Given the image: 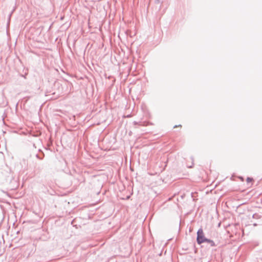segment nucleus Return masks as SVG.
<instances>
[{"instance_id":"f257e3e1","label":"nucleus","mask_w":262,"mask_h":262,"mask_svg":"<svg viewBox=\"0 0 262 262\" xmlns=\"http://www.w3.org/2000/svg\"><path fill=\"white\" fill-rule=\"evenodd\" d=\"M196 242L199 245H201L202 243L206 242L207 238L205 235L202 228H200L197 231L196 233Z\"/></svg>"},{"instance_id":"f03ea898","label":"nucleus","mask_w":262,"mask_h":262,"mask_svg":"<svg viewBox=\"0 0 262 262\" xmlns=\"http://www.w3.org/2000/svg\"><path fill=\"white\" fill-rule=\"evenodd\" d=\"M134 124L135 125H139L140 126H146L149 125H152V123H150L149 122H146V121H143V122H137V121H134L133 122Z\"/></svg>"},{"instance_id":"7ed1b4c3","label":"nucleus","mask_w":262,"mask_h":262,"mask_svg":"<svg viewBox=\"0 0 262 262\" xmlns=\"http://www.w3.org/2000/svg\"><path fill=\"white\" fill-rule=\"evenodd\" d=\"M206 243H208L211 247H215L216 246V245L215 244L213 241L208 239H207V241H206Z\"/></svg>"},{"instance_id":"20e7f679","label":"nucleus","mask_w":262,"mask_h":262,"mask_svg":"<svg viewBox=\"0 0 262 262\" xmlns=\"http://www.w3.org/2000/svg\"><path fill=\"white\" fill-rule=\"evenodd\" d=\"M252 217H253V219H259V218H260V215H259L258 214H257V213H254V214H253V215H252Z\"/></svg>"},{"instance_id":"39448f33","label":"nucleus","mask_w":262,"mask_h":262,"mask_svg":"<svg viewBox=\"0 0 262 262\" xmlns=\"http://www.w3.org/2000/svg\"><path fill=\"white\" fill-rule=\"evenodd\" d=\"M42 157H40L38 154H36V157L37 158H38V159H40V160H41V159H43V157H44V154L42 152Z\"/></svg>"},{"instance_id":"423d86ee","label":"nucleus","mask_w":262,"mask_h":262,"mask_svg":"<svg viewBox=\"0 0 262 262\" xmlns=\"http://www.w3.org/2000/svg\"><path fill=\"white\" fill-rule=\"evenodd\" d=\"M252 181H253V179H252V178H249V177L247 178V181L248 182H251Z\"/></svg>"},{"instance_id":"0eeeda50","label":"nucleus","mask_w":262,"mask_h":262,"mask_svg":"<svg viewBox=\"0 0 262 262\" xmlns=\"http://www.w3.org/2000/svg\"><path fill=\"white\" fill-rule=\"evenodd\" d=\"M192 166H193V165H191V166H188L187 167H188V168H192Z\"/></svg>"},{"instance_id":"6e6552de","label":"nucleus","mask_w":262,"mask_h":262,"mask_svg":"<svg viewBox=\"0 0 262 262\" xmlns=\"http://www.w3.org/2000/svg\"><path fill=\"white\" fill-rule=\"evenodd\" d=\"M177 126H178L177 125H175L173 127H174V128H176V127H177Z\"/></svg>"},{"instance_id":"1a4fd4ad","label":"nucleus","mask_w":262,"mask_h":262,"mask_svg":"<svg viewBox=\"0 0 262 262\" xmlns=\"http://www.w3.org/2000/svg\"><path fill=\"white\" fill-rule=\"evenodd\" d=\"M253 225H254V226H256L257 225H256V224H253Z\"/></svg>"},{"instance_id":"9d476101","label":"nucleus","mask_w":262,"mask_h":262,"mask_svg":"<svg viewBox=\"0 0 262 262\" xmlns=\"http://www.w3.org/2000/svg\"><path fill=\"white\" fill-rule=\"evenodd\" d=\"M191 160H192V161H193V158H192V157H191Z\"/></svg>"},{"instance_id":"9b49d317","label":"nucleus","mask_w":262,"mask_h":262,"mask_svg":"<svg viewBox=\"0 0 262 262\" xmlns=\"http://www.w3.org/2000/svg\"><path fill=\"white\" fill-rule=\"evenodd\" d=\"M129 196H128L127 197V199H129Z\"/></svg>"},{"instance_id":"f8f14e48","label":"nucleus","mask_w":262,"mask_h":262,"mask_svg":"<svg viewBox=\"0 0 262 262\" xmlns=\"http://www.w3.org/2000/svg\"><path fill=\"white\" fill-rule=\"evenodd\" d=\"M156 1L157 2H159V0H156Z\"/></svg>"}]
</instances>
